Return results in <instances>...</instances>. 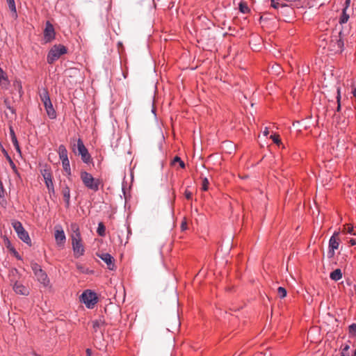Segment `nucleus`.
Returning a JSON list of instances; mask_svg holds the SVG:
<instances>
[{
	"label": "nucleus",
	"instance_id": "obj_1",
	"mask_svg": "<svg viewBox=\"0 0 356 356\" xmlns=\"http://www.w3.org/2000/svg\"><path fill=\"white\" fill-rule=\"evenodd\" d=\"M73 234L72 235V245L75 257H79L83 255L85 250L81 242V236L79 228L77 225H71Z\"/></svg>",
	"mask_w": 356,
	"mask_h": 356
},
{
	"label": "nucleus",
	"instance_id": "obj_2",
	"mask_svg": "<svg viewBox=\"0 0 356 356\" xmlns=\"http://www.w3.org/2000/svg\"><path fill=\"white\" fill-rule=\"evenodd\" d=\"M80 178L83 184V185L89 190H91L94 192H97L99 189V186L102 184V181L99 179H96L93 177V176L86 172L81 171L80 173Z\"/></svg>",
	"mask_w": 356,
	"mask_h": 356
},
{
	"label": "nucleus",
	"instance_id": "obj_3",
	"mask_svg": "<svg viewBox=\"0 0 356 356\" xmlns=\"http://www.w3.org/2000/svg\"><path fill=\"white\" fill-rule=\"evenodd\" d=\"M67 52V49L63 44H55L54 45L47 56V61L49 64H53L59 58Z\"/></svg>",
	"mask_w": 356,
	"mask_h": 356
},
{
	"label": "nucleus",
	"instance_id": "obj_4",
	"mask_svg": "<svg viewBox=\"0 0 356 356\" xmlns=\"http://www.w3.org/2000/svg\"><path fill=\"white\" fill-rule=\"evenodd\" d=\"M80 301L88 309H93L98 302V297L95 292L87 289L80 296Z\"/></svg>",
	"mask_w": 356,
	"mask_h": 356
},
{
	"label": "nucleus",
	"instance_id": "obj_5",
	"mask_svg": "<svg viewBox=\"0 0 356 356\" xmlns=\"http://www.w3.org/2000/svg\"><path fill=\"white\" fill-rule=\"evenodd\" d=\"M41 101L43 102L44 106L47 111L48 116L51 119H55L56 118V113L51 104L48 91L46 89H43L40 94Z\"/></svg>",
	"mask_w": 356,
	"mask_h": 356
},
{
	"label": "nucleus",
	"instance_id": "obj_6",
	"mask_svg": "<svg viewBox=\"0 0 356 356\" xmlns=\"http://www.w3.org/2000/svg\"><path fill=\"white\" fill-rule=\"evenodd\" d=\"M12 226L17 234L19 238L29 245H31V240L29 237V233L25 230L22 224L18 220L12 222Z\"/></svg>",
	"mask_w": 356,
	"mask_h": 356
},
{
	"label": "nucleus",
	"instance_id": "obj_7",
	"mask_svg": "<svg viewBox=\"0 0 356 356\" xmlns=\"http://www.w3.org/2000/svg\"><path fill=\"white\" fill-rule=\"evenodd\" d=\"M339 235V232H334L332 236L330 238L327 251V257L329 258L333 257L335 254L334 251L339 248L340 241L338 237Z\"/></svg>",
	"mask_w": 356,
	"mask_h": 356
},
{
	"label": "nucleus",
	"instance_id": "obj_8",
	"mask_svg": "<svg viewBox=\"0 0 356 356\" xmlns=\"http://www.w3.org/2000/svg\"><path fill=\"white\" fill-rule=\"evenodd\" d=\"M76 148L83 162L87 164L89 163L91 161V156L81 138L77 140Z\"/></svg>",
	"mask_w": 356,
	"mask_h": 356
},
{
	"label": "nucleus",
	"instance_id": "obj_9",
	"mask_svg": "<svg viewBox=\"0 0 356 356\" xmlns=\"http://www.w3.org/2000/svg\"><path fill=\"white\" fill-rule=\"evenodd\" d=\"M56 32L54 26L49 21L45 24V28L43 33V39L45 43L51 42L55 39Z\"/></svg>",
	"mask_w": 356,
	"mask_h": 356
},
{
	"label": "nucleus",
	"instance_id": "obj_10",
	"mask_svg": "<svg viewBox=\"0 0 356 356\" xmlns=\"http://www.w3.org/2000/svg\"><path fill=\"white\" fill-rule=\"evenodd\" d=\"M98 257L106 264L108 269L111 270L115 269V259L110 254L102 253L98 254Z\"/></svg>",
	"mask_w": 356,
	"mask_h": 356
},
{
	"label": "nucleus",
	"instance_id": "obj_11",
	"mask_svg": "<svg viewBox=\"0 0 356 356\" xmlns=\"http://www.w3.org/2000/svg\"><path fill=\"white\" fill-rule=\"evenodd\" d=\"M54 236H55L56 241L58 245H61L65 243L66 237H65V232L60 226H59L58 227H56Z\"/></svg>",
	"mask_w": 356,
	"mask_h": 356
},
{
	"label": "nucleus",
	"instance_id": "obj_12",
	"mask_svg": "<svg viewBox=\"0 0 356 356\" xmlns=\"http://www.w3.org/2000/svg\"><path fill=\"white\" fill-rule=\"evenodd\" d=\"M13 289L14 291L17 294L22 295V296H28L29 294V289L25 286H24L22 284H21L18 282H16L14 284Z\"/></svg>",
	"mask_w": 356,
	"mask_h": 356
},
{
	"label": "nucleus",
	"instance_id": "obj_13",
	"mask_svg": "<svg viewBox=\"0 0 356 356\" xmlns=\"http://www.w3.org/2000/svg\"><path fill=\"white\" fill-rule=\"evenodd\" d=\"M38 281L44 286H47L49 283L47 273L42 269L39 270L37 274H35Z\"/></svg>",
	"mask_w": 356,
	"mask_h": 356
},
{
	"label": "nucleus",
	"instance_id": "obj_14",
	"mask_svg": "<svg viewBox=\"0 0 356 356\" xmlns=\"http://www.w3.org/2000/svg\"><path fill=\"white\" fill-rule=\"evenodd\" d=\"M62 195L65 202L66 207H69L70 204V188L67 184L62 186Z\"/></svg>",
	"mask_w": 356,
	"mask_h": 356
},
{
	"label": "nucleus",
	"instance_id": "obj_15",
	"mask_svg": "<svg viewBox=\"0 0 356 356\" xmlns=\"http://www.w3.org/2000/svg\"><path fill=\"white\" fill-rule=\"evenodd\" d=\"M42 176L44 179L45 185L47 188V189H52L53 190V181H52V177L51 172L47 170H44L42 172Z\"/></svg>",
	"mask_w": 356,
	"mask_h": 356
},
{
	"label": "nucleus",
	"instance_id": "obj_16",
	"mask_svg": "<svg viewBox=\"0 0 356 356\" xmlns=\"http://www.w3.org/2000/svg\"><path fill=\"white\" fill-rule=\"evenodd\" d=\"M59 158L61 161L69 160L67 156V150L64 145H60L58 149Z\"/></svg>",
	"mask_w": 356,
	"mask_h": 356
},
{
	"label": "nucleus",
	"instance_id": "obj_17",
	"mask_svg": "<svg viewBox=\"0 0 356 356\" xmlns=\"http://www.w3.org/2000/svg\"><path fill=\"white\" fill-rule=\"evenodd\" d=\"M105 324V321L103 318H99L92 321V328L94 332H97L101 329Z\"/></svg>",
	"mask_w": 356,
	"mask_h": 356
},
{
	"label": "nucleus",
	"instance_id": "obj_18",
	"mask_svg": "<svg viewBox=\"0 0 356 356\" xmlns=\"http://www.w3.org/2000/svg\"><path fill=\"white\" fill-rule=\"evenodd\" d=\"M9 84V81L6 73L3 72L2 68L0 67V88H3V85L6 87Z\"/></svg>",
	"mask_w": 356,
	"mask_h": 356
},
{
	"label": "nucleus",
	"instance_id": "obj_19",
	"mask_svg": "<svg viewBox=\"0 0 356 356\" xmlns=\"http://www.w3.org/2000/svg\"><path fill=\"white\" fill-rule=\"evenodd\" d=\"M330 277L331 280L334 281L341 280L342 277L341 270L339 268L335 269L330 273Z\"/></svg>",
	"mask_w": 356,
	"mask_h": 356
},
{
	"label": "nucleus",
	"instance_id": "obj_20",
	"mask_svg": "<svg viewBox=\"0 0 356 356\" xmlns=\"http://www.w3.org/2000/svg\"><path fill=\"white\" fill-rule=\"evenodd\" d=\"M2 152L4 154L7 161H8V163H9L10 167L12 168V169L13 170V171L17 173V167H16L15 163L13 162V161L12 160L11 157L8 155V152L6 151V149L4 148L2 149Z\"/></svg>",
	"mask_w": 356,
	"mask_h": 356
},
{
	"label": "nucleus",
	"instance_id": "obj_21",
	"mask_svg": "<svg viewBox=\"0 0 356 356\" xmlns=\"http://www.w3.org/2000/svg\"><path fill=\"white\" fill-rule=\"evenodd\" d=\"M349 17V14L347 13V10L346 9H343L339 20V24H343L346 23L348 21Z\"/></svg>",
	"mask_w": 356,
	"mask_h": 356
},
{
	"label": "nucleus",
	"instance_id": "obj_22",
	"mask_svg": "<svg viewBox=\"0 0 356 356\" xmlns=\"http://www.w3.org/2000/svg\"><path fill=\"white\" fill-rule=\"evenodd\" d=\"M105 231H106V227H105L104 223L102 222H99L98 227L97 229V232L98 235L100 236H104L106 234Z\"/></svg>",
	"mask_w": 356,
	"mask_h": 356
},
{
	"label": "nucleus",
	"instance_id": "obj_23",
	"mask_svg": "<svg viewBox=\"0 0 356 356\" xmlns=\"http://www.w3.org/2000/svg\"><path fill=\"white\" fill-rule=\"evenodd\" d=\"M62 165L63 170L68 175H71V169H70V161L69 160H65L62 161Z\"/></svg>",
	"mask_w": 356,
	"mask_h": 356
},
{
	"label": "nucleus",
	"instance_id": "obj_24",
	"mask_svg": "<svg viewBox=\"0 0 356 356\" xmlns=\"http://www.w3.org/2000/svg\"><path fill=\"white\" fill-rule=\"evenodd\" d=\"M76 266L77 270L82 273L90 274V273H92L91 270H90L88 268H86L83 265L81 264H76Z\"/></svg>",
	"mask_w": 356,
	"mask_h": 356
},
{
	"label": "nucleus",
	"instance_id": "obj_25",
	"mask_svg": "<svg viewBox=\"0 0 356 356\" xmlns=\"http://www.w3.org/2000/svg\"><path fill=\"white\" fill-rule=\"evenodd\" d=\"M7 3L8 5V8L14 13H16V6L15 0H6Z\"/></svg>",
	"mask_w": 356,
	"mask_h": 356
},
{
	"label": "nucleus",
	"instance_id": "obj_26",
	"mask_svg": "<svg viewBox=\"0 0 356 356\" xmlns=\"http://www.w3.org/2000/svg\"><path fill=\"white\" fill-rule=\"evenodd\" d=\"M9 131H10V136L13 144L17 143L18 142V140H17V138L16 137L15 131H14V129H13V128L12 127H10Z\"/></svg>",
	"mask_w": 356,
	"mask_h": 356
},
{
	"label": "nucleus",
	"instance_id": "obj_27",
	"mask_svg": "<svg viewBox=\"0 0 356 356\" xmlns=\"http://www.w3.org/2000/svg\"><path fill=\"white\" fill-rule=\"evenodd\" d=\"M277 293L280 298H284L286 296L287 291L285 288L280 286L277 289Z\"/></svg>",
	"mask_w": 356,
	"mask_h": 356
},
{
	"label": "nucleus",
	"instance_id": "obj_28",
	"mask_svg": "<svg viewBox=\"0 0 356 356\" xmlns=\"http://www.w3.org/2000/svg\"><path fill=\"white\" fill-rule=\"evenodd\" d=\"M176 163H179L181 168H184L185 167L184 162L180 159V157L177 156H176L173 159V160L172 161V164L175 165Z\"/></svg>",
	"mask_w": 356,
	"mask_h": 356
},
{
	"label": "nucleus",
	"instance_id": "obj_29",
	"mask_svg": "<svg viewBox=\"0 0 356 356\" xmlns=\"http://www.w3.org/2000/svg\"><path fill=\"white\" fill-rule=\"evenodd\" d=\"M337 111H340L341 110V103H340V100H341V92H340V88L338 87L337 89Z\"/></svg>",
	"mask_w": 356,
	"mask_h": 356
},
{
	"label": "nucleus",
	"instance_id": "obj_30",
	"mask_svg": "<svg viewBox=\"0 0 356 356\" xmlns=\"http://www.w3.org/2000/svg\"><path fill=\"white\" fill-rule=\"evenodd\" d=\"M31 269H32V270H33V273H34V275H35V274H37V273H38L39 270H42L41 266H40L39 264H38L37 263H35V262H32V263L31 264Z\"/></svg>",
	"mask_w": 356,
	"mask_h": 356
},
{
	"label": "nucleus",
	"instance_id": "obj_31",
	"mask_svg": "<svg viewBox=\"0 0 356 356\" xmlns=\"http://www.w3.org/2000/svg\"><path fill=\"white\" fill-rule=\"evenodd\" d=\"M270 6L275 9L285 6V5L280 3L278 0H270Z\"/></svg>",
	"mask_w": 356,
	"mask_h": 356
},
{
	"label": "nucleus",
	"instance_id": "obj_32",
	"mask_svg": "<svg viewBox=\"0 0 356 356\" xmlns=\"http://www.w3.org/2000/svg\"><path fill=\"white\" fill-rule=\"evenodd\" d=\"M4 104L6 107L7 109H8L9 111H10V112L13 113V114H15V109L11 106L10 105V102L8 99H6L4 100Z\"/></svg>",
	"mask_w": 356,
	"mask_h": 356
},
{
	"label": "nucleus",
	"instance_id": "obj_33",
	"mask_svg": "<svg viewBox=\"0 0 356 356\" xmlns=\"http://www.w3.org/2000/svg\"><path fill=\"white\" fill-rule=\"evenodd\" d=\"M341 32L339 33V38H337L336 39V44H337V48L339 49V50H342V48L343 47V40L341 39Z\"/></svg>",
	"mask_w": 356,
	"mask_h": 356
},
{
	"label": "nucleus",
	"instance_id": "obj_34",
	"mask_svg": "<svg viewBox=\"0 0 356 356\" xmlns=\"http://www.w3.org/2000/svg\"><path fill=\"white\" fill-rule=\"evenodd\" d=\"M270 138L273 140V141L277 144L278 146H280L282 144V142L280 139L279 135L277 134H273L270 136Z\"/></svg>",
	"mask_w": 356,
	"mask_h": 356
},
{
	"label": "nucleus",
	"instance_id": "obj_35",
	"mask_svg": "<svg viewBox=\"0 0 356 356\" xmlns=\"http://www.w3.org/2000/svg\"><path fill=\"white\" fill-rule=\"evenodd\" d=\"M239 10L243 13H247L249 12V8L248 6L242 2L239 3Z\"/></svg>",
	"mask_w": 356,
	"mask_h": 356
},
{
	"label": "nucleus",
	"instance_id": "obj_36",
	"mask_svg": "<svg viewBox=\"0 0 356 356\" xmlns=\"http://www.w3.org/2000/svg\"><path fill=\"white\" fill-rule=\"evenodd\" d=\"M344 230L351 235H356L353 231V227L351 225H346L344 227Z\"/></svg>",
	"mask_w": 356,
	"mask_h": 356
},
{
	"label": "nucleus",
	"instance_id": "obj_37",
	"mask_svg": "<svg viewBox=\"0 0 356 356\" xmlns=\"http://www.w3.org/2000/svg\"><path fill=\"white\" fill-rule=\"evenodd\" d=\"M349 333L352 335L356 336V323H352L348 327Z\"/></svg>",
	"mask_w": 356,
	"mask_h": 356
},
{
	"label": "nucleus",
	"instance_id": "obj_38",
	"mask_svg": "<svg viewBox=\"0 0 356 356\" xmlns=\"http://www.w3.org/2000/svg\"><path fill=\"white\" fill-rule=\"evenodd\" d=\"M209 180L207 179V178H204L202 181V189L204 191H207L208 190V187H209Z\"/></svg>",
	"mask_w": 356,
	"mask_h": 356
},
{
	"label": "nucleus",
	"instance_id": "obj_39",
	"mask_svg": "<svg viewBox=\"0 0 356 356\" xmlns=\"http://www.w3.org/2000/svg\"><path fill=\"white\" fill-rule=\"evenodd\" d=\"M10 250L13 253L14 256L16 258H17L18 259H21V257L14 248H11Z\"/></svg>",
	"mask_w": 356,
	"mask_h": 356
},
{
	"label": "nucleus",
	"instance_id": "obj_40",
	"mask_svg": "<svg viewBox=\"0 0 356 356\" xmlns=\"http://www.w3.org/2000/svg\"><path fill=\"white\" fill-rule=\"evenodd\" d=\"M4 197V189L2 182L0 181V199Z\"/></svg>",
	"mask_w": 356,
	"mask_h": 356
},
{
	"label": "nucleus",
	"instance_id": "obj_41",
	"mask_svg": "<svg viewBox=\"0 0 356 356\" xmlns=\"http://www.w3.org/2000/svg\"><path fill=\"white\" fill-rule=\"evenodd\" d=\"M13 145H14L16 151L21 155L22 152H21V149H20L19 143L17 142V143H14Z\"/></svg>",
	"mask_w": 356,
	"mask_h": 356
},
{
	"label": "nucleus",
	"instance_id": "obj_42",
	"mask_svg": "<svg viewBox=\"0 0 356 356\" xmlns=\"http://www.w3.org/2000/svg\"><path fill=\"white\" fill-rule=\"evenodd\" d=\"M349 349H350V346H349V345L346 344V345H344L343 347H341V351H343V352H348Z\"/></svg>",
	"mask_w": 356,
	"mask_h": 356
},
{
	"label": "nucleus",
	"instance_id": "obj_43",
	"mask_svg": "<svg viewBox=\"0 0 356 356\" xmlns=\"http://www.w3.org/2000/svg\"><path fill=\"white\" fill-rule=\"evenodd\" d=\"M350 1L351 0H346L345 1V3H344V7L343 9H346V10H348V7L350 6Z\"/></svg>",
	"mask_w": 356,
	"mask_h": 356
},
{
	"label": "nucleus",
	"instance_id": "obj_44",
	"mask_svg": "<svg viewBox=\"0 0 356 356\" xmlns=\"http://www.w3.org/2000/svg\"><path fill=\"white\" fill-rule=\"evenodd\" d=\"M185 196H186V199L190 200L192 197V193L191 192L186 191L185 192Z\"/></svg>",
	"mask_w": 356,
	"mask_h": 356
},
{
	"label": "nucleus",
	"instance_id": "obj_45",
	"mask_svg": "<svg viewBox=\"0 0 356 356\" xmlns=\"http://www.w3.org/2000/svg\"><path fill=\"white\" fill-rule=\"evenodd\" d=\"M181 230H185L187 229V224L186 222H182L181 225Z\"/></svg>",
	"mask_w": 356,
	"mask_h": 356
},
{
	"label": "nucleus",
	"instance_id": "obj_46",
	"mask_svg": "<svg viewBox=\"0 0 356 356\" xmlns=\"http://www.w3.org/2000/svg\"><path fill=\"white\" fill-rule=\"evenodd\" d=\"M86 353V356H92V350L90 348H87Z\"/></svg>",
	"mask_w": 356,
	"mask_h": 356
},
{
	"label": "nucleus",
	"instance_id": "obj_47",
	"mask_svg": "<svg viewBox=\"0 0 356 356\" xmlns=\"http://www.w3.org/2000/svg\"><path fill=\"white\" fill-rule=\"evenodd\" d=\"M6 247H7L9 250H10L11 248H13V247L11 246V244H10V241H9L8 238H6Z\"/></svg>",
	"mask_w": 356,
	"mask_h": 356
},
{
	"label": "nucleus",
	"instance_id": "obj_48",
	"mask_svg": "<svg viewBox=\"0 0 356 356\" xmlns=\"http://www.w3.org/2000/svg\"><path fill=\"white\" fill-rule=\"evenodd\" d=\"M340 356H350L348 352L341 351Z\"/></svg>",
	"mask_w": 356,
	"mask_h": 356
},
{
	"label": "nucleus",
	"instance_id": "obj_49",
	"mask_svg": "<svg viewBox=\"0 0 356 356\" xmlns=\"http://www.w3.org/2000/svg\"><path fill=\"white\" fill-rule=\"evenodd\" d=\"M350 243L351 245H356V240L355 239H350Z\"/></svg>",
	"mask_w": 356,
	"mask_h": 356
},
{
	"label": "nucleus",
	"instance_id": "obj_50",
	"mask_svg": "<svg viewBox=\"0 0 356 356\" xmlns=\"http://www.w3.org/2000/svg\"><path fill=\"white\" fill-rule=\"evenodd\" d=\"M268 133H269V132H268V128H267V127H266V128H265V129H264V131H263V134H264V136H268Z\"/></svg>",
	"mask_w": 356,
	"mask_h": 356
},
{
	"label": "nucleus",
	"instance_id": "obj_51",
	"mask_svg": "<svg viewBox=\"0 0 356 356\" xmlns=\"http://www.w3.org/2000/svg\"><path fill=\"white\" fill-rule=\"evenodd\" d=\"M48 191H49V194H51V193L54 194V193H55L54 186H53V190L52 189H48Z\"/></svg>",
	"mask_w": 356,
	"mask_h": 356
},
{
	"label": "nucleus",
	"instance_id": "obj_52",
	"mask_svg": "<svg viewBox=\"0 0 356 356\" xmlns=\"http://www.w3.org/2000/svg\"><path fill=\"white\" fill-rule=\"evenodd\" d=\"M280 70V66L277 65L275 68V72H279V70Z\"/></svg>",
	"mask_w": 356,
	"mask_h": 356
},
{
	"label": "nucleus",
	"instance_id": "obj_53",
	"mask_svg": "<svg viewBox=\"0 0 356 356\" xmlns=\"http://www.w3.org/2000/svg\"><path fill=\"white\" fill-rule=\"evenodd\" d=\"M353 95L355 97H356V89H354V90L353 91Z\"/></svg>",
	"mask_w": 356,
	"mask_h": 356
}]
</instances>
